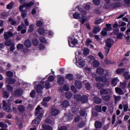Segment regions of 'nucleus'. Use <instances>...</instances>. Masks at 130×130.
Segmentation results:
<instances>
[{"mask_svg": "<svg viewBox=\"0 0 130 130\" xmlns=\"http://www.w3.org/2000/svg\"><path fill=\"white\" fill-rule=\"evenodd\" d=\"M106 42V46L105 47V49L106 50L105 54L106 55H108V53H109V51H110V48H111L113 44V40L110 39H107L105 41Z\"/></svg>", "mask_w": 130, "mask_h": 130, "instance_id": "obj_1", "label": "nucleus"}, {"mask_svg": "<svg viewBox=\"0 0 130 130\" xmlns=\"http://www.w3.org/2000/svg\"><path fill=\"white\" fill-rule=\"evenodd\" d=\"M96 74L99 75H104V77H109V72L107 70L104 71L102 68L96 69Z\"/></svg>", "mask_w": 130, "mask_h": 130, "instance_id": "obj_2", "label": "nucleus"}, {"mask_svg": "<svg viewBox=\"0 0 130 130\" xmlns=\"http://www.w3.org/2000/svg\"><path fill=\"white\" fill-rule=\"evenodd\" d=\"M81 18H80V21L82 25H83V24H84L85 22H87V21H88L89 19L88 18H85L86 15H87V12L84 10H82L81 12Z\"/></svg>", "mask_w": 130, "mask_h": 130, "instance_id": "obj_3", "label": "nucleus"}, {"mask_svg": "<svg viewBox=\"0 0 130 130\" xmlns=\"http://www.w3.org/2000/svg\"><path fill=\"white\" fill-rule=\"evenodd\" d=\"M16 34H17V32H14L13 34V32L11 31L5 32L4 34V39H5V40L10 39V37H14Z\"/></svg>", "mask_w": 130, "mask_h": 130, "instance_id": "obj_4", "label": "nucleus"}, {"mask_svg": "<svg viewBox=\"0 0 130 130\" xmlns=\"http://www.w3.org/2000/svg\"><path fill=\"white\" fill-rule=\"evenodd\" d=\"M44 112V110L42 109V108L40 107V106H38L36 109V115H38V116L43 117Z\"/></svg>", "mask_w": 130, "mask_h": 130, "instance_id": "obj_5", "label": "nucleus"}, {"mask_svg": "<svg viewBox=\"0 0 130 130\" xmlns=\"http://www.w3.org/2000/svg\"><path fill=\"white\" fill-rule=\"evenodd\" d=\"M3 109L5 110V111H6L7 112H12V109H11V107L10 106H8V104H7V102L5 100L3 101Z\"/></svg>", "mask_w": 130, "mask_h": 130, "instance_id": "obj_6", "label": "nucleus"}, {"mask_svg": "<svg viewBox=\"0 0 130 130\" xmlns=\"http://www.w3.org/2000/svg\"><path fill=\"white\" fill-rule=\"evenodd\" d=\"M44 82H43V81H41V85H38L36 87V89L37 90V92L38 93H41L42 92V90L44 89Z\"/></svg>", "mask_w": 130, "mask_h": 130, "instance_id": "obj_7", "label": "nucleus"}, {"mask_svg": "<svg viewBox=\"0 0 130 130\" xmlns=\"http://www.w3.org/2000/svg\"><path fill=\"white\" fill-rule=\"evenodd\" d=\"M12 95L14 97H20V96H22V95H23V90L21 89H17L15 92L12 93Z\"/></svg>", "mask_w": 130, "mask_h": 130, "instance_id": "obj_8", "label": "nucleus"}, {"mask_svg": "<svg viewBox=\"0 0 130 130\" xmlns=\"http://www.w3.org/2000/svg\"><path fill=\"white\" fill-rule=\"evenodd\" d=\"M72 39V38H70V39L69 40V44L70 47H74V46H75V45L78 44V41L77 39H74L73 40Z\"/></svg>", "mask_w": 130, "mask_h": 130, "instance_id": "obj_9", "label": "nucleus"}, {"mask_svg": "<svg viewBox=\"0 0 130 130\" xmlns=\"http://www.w3.org/2000/svg\"><path fill=\"white\" fill-rule=\"evenodd\" d=\"M95 81H96V82H103L104 83H106L107 82H108V80L105 76H100L95 78Z\"/></svg>", "mask_w": 130, "mask_h": 130, "instance_id": "obj_10", "label": "nucleus"}, {"mask_svg": "<svg viewBox=\"0 0 130 130\" xmlns=\"http://www.w3.org/2000/svg\"><path fill=\"white\" fill-rule=\"evenodd\" d=\"M102 99H103V101H105L106 102H109V101H110V99H111V94L103 95L102 96Z\"/></svg>", "mask_w": 130, "mask_h": 130, "instance_id": "obj_11", "label": "nucleus"}, {"mask_svg": "<svg viewBox=\"0 0 130 130\" xmlns=\"http://www.w3.org/2000/svg\"><path fill=\"white\" fill-rule=\"evenodd\" d=\"M42 117L38 116L37 117H36L34 120L32 121V124H39L40 123V121H41Z\"/></svg>", "mask_w": 130, "mask_h": 130, "instance_id": "obj_12", "label": "nucleus"}, {"mask_svg": "<svg viewBox=\"0 0 130 130\" xmlns=\"http://www.w3.org/2000/svg\"><path fill=\"white\" fill-rule=\"evenodd\" d=\"M110 92V89H102L100 91V94L101 95H107L108 94H112V92Z\"/></svg>", "mask_w": 130, "mask_h": 130, "instance_id": "obj_13", "label": "nucleus"}, {"mask_svg": "<svg viewBox=\"0 0 130 130\" xmlns=\"http://www.w3.org/2000/svg\"><path fill=\"white\" fill-rule=\"evenodd\" d=\"M75 86L77 89H82L83 85H82V82L80 81L76 80L75 82Z\"/></svg>", "mask_w": 130, "mask_h": 130, "instance_id": "obj_14", "label": "nucleus"}, {"mask_svg": "<svg viewBox=\"0 0 130 130\" xmlns=\"http://www.w3.org/2000/svg\"><path fill=\"white\" fill-rule=\"evenodd\" d=\"M24 46L25 47H27V48H30L31 46H32V43H31V41H30L29 39H27L24 41Z\"/></svg>", "mask_w": 130, "mask_h": 130, "instance_id": "obj_15", "label": "nucleus"}, {"mask_svg": "<svg viewBox=\"0 0 130 130\" xmlns=\"http://www.w3.org/2000/svg\"><path fill=\"white\" fill-rule=\"evenodd\" d=\"M77 65H78V67L79 68H83L85 67V63L84 62V61H83V59L79 58L78 61L77 62Z\"/></svg>", "mask_w": 130, "mask_h": 130, "instance_id": "obj_16", "label": "nucleus"}, {"mask_svg": "<svg viewBox=\"0 0 130 130\" xmlns=\"http://www.w3.org/2000/svg\"><path fill=\"white\" fill-rule=\"evenodd\" d=\"M61 106L63 108H67L70 106V102L68 100H65L61 103Z\"/></svg>", "mask_w": 130, "mask_h": 130, "instance_id": "obj_17", "label": "nucleus"}, {"mask_svg": "<svg viewBox=\"0 0 130 130\" xmlns=\"http://www.w3.org/2000/svg\"><path fill=\"white\" fill-rule=\"evenodd\" d=\"M94 126L96 128H101L102 127V123L99 121H96L94 123Z\"/></svg>", "mask_w": 130, "mask_h": 130, "instance_id": "obj_18", "label": "nucleus"}, {"mask_svg": "<svg viewBox=\"0 0 130 130\" xmlns=\"http://www.w3.org/2000/svg\"><path fill=\"white\" fill-rule=\"evenodd\" d=\"M119 82V79H118V78L116 77L114 78L112 80V84L113 85V86H116L117 85V83Z\"/></svg>", "mask_w": 130, "mask_h": 130, "instance_id": "obj_19", "label": "nucleus"}, {"mask_svg": "<svg viewBox=\"0 0 130 130\" xmlns=\"http://www.w3.org/2000/svg\"><path fill=\"white\" fill-rule=\"evenodd\" d=\"M115 92L117 93V94H118V95H123V91H122V89L120 88L116 87L115 88Z\"/></svg>", "mask_w": 130, "mask_h": 130, "instance_id": "obj_20", "label": "nucleus"}, {"mask_svg": "<svg viewBox=\"0 0 130 130\" xmlns=\"http://www.w3.org/2000/svg\"><path fill=\"white\" fill-rule=\"evenodd\" d=\"M80 101L82 103H86V102H88V96L85 95H82Z\"/></svg>", "mask_w": 130, "mask_h": 130, "instance_id": "obj_21", "label": "nucleus"}, {"mask_svg": "<svg viewBox=\"0 0 130 130\" xmlns=\"http://www.w3.org/2000/svg\"><path fill=\"white\" fill-rule=\"evenodd\" d=\"M93 100L94 103H96V104H100V103H101V102H102V99L98 96L94 97Z\"/></svg>", "mask_w": 130, "mask_h": 130, "instance_id": "obj_22", "label": "nucleus"}, {"mask_svg": "<svg viewBox=\"0 0 130 130\" xmlns=\"http://www.w3.org/2000/svg\"><path fill=\"white\" fill-rule=\"evenodd\" d=\"M5 40V45H6V46H11V45H12V44H14V43L12 42V40L11 39H7Z\"/></svg>", "mask_w": 130, "mask_h": 130, "instance_id": "obj_23", "label": "nucleus"}, {"mask_svg": "<svg viewBox=\"0 0 130 130\" xmlns=\"http://www.w3.org/2000/svg\"><path fill=\"white\" fill-rule=\"evenodd\" d=\"M59 113V110L56 109H53L51 110V114L52 115H53L54 116H56V115H57Z\"/></svg>", "mask_w": 130, "mask_h": 130, "instance_id": "obj_24", "label": "nucleus"}, {"mask_svg": "<svg viewBox=\"0 0 130 130\" xmlns=\"http://www.w3.org/2000/svg\"><path fill=\"white\" fill-rule=\"evenodd\" d=\"M6 82L8 83V84H15V83H16V80L12 78H7Z\"/></svg>", "mask_w": 130, "mask_h": 130, "instance_id": "obj_25", "label": "nucleus"}, {"mask_svg": "<svg viewBox=\"0 0 130 130\" xmlns=\"http://www.w3.org/2000/svg\"><path fill=\"white\" fill-rule=\"evenodd\" d=\"M73 17L74 19H79V20H80L81 18H82V16H81V14H80L78 12H75L73 14Z\"/></svg>", "mask_w": 130, "mask_h": 130, "instance_id": "obj_26", "label": "nucleus"}, {"mask_svg": "<svg viewBox=\"0 0 130 130\" xmlns=\"http://www.w3.org/2000/svg\"><path fill=\"white\" fill-rule=\"evenodd\" d=\"M81 98L82 95H81L80 94H76L74 95V99H75L78 102L81 101Z\"/></svg>", "mask_w": 130, "mask_h": 130, "instance_id": "obj_27", "label": "nucleus"}, {"mask_svg": "<svg viewBox=\"0 0 130 130\" xmlns=\"http://www.w3.org/2000/svg\"><path fill=\"white\" fill-rule=\"evenodd\" d=\"M64 82V78L62 77H59L57 80L59 85H62Z\"/></svg>", "mask_w": 130, "mask_h": 130, "instance_id": "obj_28", "label": "nucleus"}, {"mask_svg": "<svg viewBox=\"0 0 130 130\" xmlns=\"http://www.w3.org/2000/svg\"><path fill=\"white\" fill-rule=\"evenodd\" d=\"M124 72H125V69L123 68V69H117L116 71V74H118V75H120L121 74H122Z\"/></svg>", "mask_w": 130, "mask_h": 130, "instance_id": "obj_29", "label": "nucleus"}, {"mask_svg": "<svg viewBox=\"0 0 130 130\" xmlns=\"http://www.w3.org/2000/svg\"><path fill=\"white\" fill-rule=\"evenodd\" d=\"M114 99L115 101V103L117 104L118 101H120V99H121V96L119 95H114Z\"/></svg>", "mask_w": 130, "mask_h": 130, "instance_id": "obj_30", "label": "nucleus"}, {"mask_svg": "<svg viewBox=\"0 0 130 130\" xmlns=\"http://www.w3.org/2000/svg\"><path fill=\"white\" fill-rule=\"evenodd\" d=\"M42 127L45 130H52V127L48 125H42Z\"/></svg>", "mask_w": 130, "mask_h": 130, "instance_id": "obj_31", "label": "nucleus"}, {"mask_svg": "<svg viewBox=\"0 0 130 130\" xmlns=\"http://www.w3.org/2000/svg\"><path fill=\"white\" fill-rule=\"evenodd\" d=\"M123 77H124V78L126 80H129V79H130V75H129L128 72H124L123 74Z\"/></svg>", "mask_w": 130, "mask_h": 130, "instance_id": "obj_32", "label": "nucleus"}, {"mask_svg": "<svg viewBox=\"0 0 130 130\" xmlns=\"http://www.w3.org/2000/svg\"><path fill=\"white\" fill-rule=\"evenodd\" d=\"M33 31H34V25L30 24L28 28V31L29 33H32Z\"/></svg>", "mask_w": 130, "mask_h": 130, "instance_id": "obj_33", "label": "nucleus"}, {"mask_svg": "<svg viewBox=\"0 0 130 130\" xmlns=\"http://www.w3.org/2000/svg\"><path fill=\"white\" fill-rule=\"evenodd\" d=\"M32 43L34 46H38V45L39 44V42L37 39H34L32 41Z\"/></svg>", "mask_w": 130, "mask_h": 130, "instance_id": "obj_34", "label": "nucleus"}, {"mask_svg": "<svg viewBox=\"0 0 130 130\" xmlns=\"http://www.w3.org/2000/svg\"><path fill=\"white\" fill-rule=\"evenodd\" d=\"M101 30V28H100V27H94L93 28V33H94V34H96V33H98V32H100V31Z\"/></svg>", "mask_w": 130, "mask_h": 130, "instance_id": "obj_35", "label": "nucleus"}, {"mask_svg": "<svg viewBox=\"0 0 130 130\" xmlns=\"http://www.w3.org/2000/svg\"><path fill=\"white\" fill-rule=\"evenodd\" d=\"M65 96L67 99H70V98H71L72 96H73V94L71 92H67L65 93Z\"/></svg>", "mask_w": 130, "mask_h": 130, "instance_id": "obj_36", "label": "nucleus"}, {"mask_svg": "<svg viewBox=\"0 0 130 130\" xmlns=\"http://www.w3.org/2000/svg\"><path fill=\"white\" fill-rule=\"evenodd\" d=\"M123 110L125 112H126V111H130V109L128 108V104L123 105Z\"/></svg>", "mask_w": 130, "mask_h": 130, "instance_id": "obj_37", "label": "nucleus"}, {"mask_svg": "<svg viewBox=\"0 0 130 130\" xmlns=\"http://www.w3.org/2000/svg\"><path fill=\"white\" fill-rule=\"evenodd\" d=\"M17 49L18 50H22L24 48V45L22 44H18L16 46Z\"/></svg>", "mask_w": 130, "mask_h": 130, "instance_id": "obj_38", "label": "nucleus"}, {"mask_svg": "<svg viewBox=\"0 0 130 130\" xmlns=\"http://www.w3.org/2000/svg\"><path fill=\"white\" fill-rule=\"evenodd\" d=\"M64 118H68V120H72L74 119V116L71 114H69L68 116H65Z\"/></svg>", "mask_w": 130, "mask_h": 130, "instance_id": "obj_39", "label": "nucleus"}, {"mask_svg": "<svg viewBox=\"0 0 130 130\" xmlns=\"http://www.w3.org/2000/svg\"><path fill=\"white\" fill-rule=\"evenodd\" d=\"M38 32L40 35H43L45 33V30L43 28H40L38 29Z\"/></svg>", "mask_w": 130, "mask_h": 130, "instance_id": "obj_40", "label": "nucleus"}, {"mask_svg": "<svg viewBox=\"0 0 130 130\" xmlns=\"http://www.w3.org/2000/svg\"><path fill=\"white\" fill-rule=\"evenodd\" d=\"M99 61H98V60H94L92 62V66L94 68H97L98 67H99Z\"/></svg>", "mask_w": 130, "mask_h": 130, "instance_id": "obj_41", "label": "nucleus"}, {"mask_svg": "<svg viewBox=\"0 0 130 130\" xmlns=\"http://www.w3.org/2000/svg\"><path fill=\"white\" fill-rule=\"evenodd\" d=\"M66 78L68 79L69 80H70L71 81L72 80H73L74 76H73V75H72L71 74H69L66 75Z\"/></svg>", "mask_w": 130, "mask_h": 130, "instance_id": "obj_42", "label": "nucleus"}, {"mask_svg": "<svg viewBox=\"0 0 130 130\" xmlns=\"http://www.w3.org/2000/svg\"><path fill=\"white\" fill-rule=\"evenodd\" d=\"M3 97H4V98H6V99H8V98L10 97V94H9V93H8V92L4 91L3 92Z\"/></svg>", "mask_w": 130, "mask_h": 130, "instance_id": "obj_43", "label": "nucleus"}, {"mask_svg": "<svg viewBox=\"0 0 130 130\" xmlns=\"http://www.w3.org/2000/svg\"><path fill=\"white\" fill-rule=\"evenodd\" d=\"M9 21L10 22L11 25H17V22L12 18H9Z\"/></svg>", "mask_w": 130, "mask_h": 130, "instance_id": "obj_44", "label": "nucleus"}, {"mask_svg": "<svg viewBox=\"0 0 130 130\" xmlns=\"http://www.w3.org/2000/svg\"><path fill=\"white\" fill-rule=\"evenodd\" d=\"M51 100V96H47L45 97L43 99V101H45V102H49V101H50Z\"/></svg>", "mask_w": 130, "mask_h": 130, "instance_id": "obj_45", "label": "nucleus"}, {"mask_svg": "<svg viewBox=\"0 0 130 130\" xmlns=\"http://www.w3.org/2000/svg\"><path fill=\"white\" fill-rule=\"evenodd\" d=\"M6 75L9 77V78H12L13 76H14V73L11 71H7L6 72Z\"/></svg>", "mask_w": 130, "mask_h": 130, "instance_id": "obj_46", "label": "nucleus"}, {"mask_svg": "<svg viewBox=\"0 0 130 130\" xmlns=\"http://www.w3.org/2000/svg\"><path fill=\"white\" fill-rule=\"evenodd\" d=\"M25 7H26V4H23L22 5L19 6V11L21 13L25 11L23 10Z\"/></svg>", "mask_w": 130, "mask_h": 130, "instance_id": "obj_47", "label": "nucleus"}, {"mask_svg": "<svg viewBox=\"0 0 130 130\" xmlns=\"http://www.w3.org/2000/svg\"><path fill=\"white\" fill-rule=\"evenodd\" d=\"M95 110L97 111L98 112H101L102 109H101V106H96L94 108Z\"/></svg>", "mask_w": 130, "mask_h": 130, "instance_id": "obj_48", "label": "nucleus"}, {"mask_svg": "<svg viewBox=\"0 0 130 130\" xmlns=\"http://www.w3.org/2000/svg\"><path fill=\"white\" fill-rule=\"evenodd\" d=\"M85 87L86 90H90V89H91V85L89 82H87L85 84Z\"/></svg>", "mask_w": 130, "mask_h": 130, "instance_id": "obj_49", "label": "nucleus"}, {"mask_svg": "<svg viewBox=\"0 0 130 130\" xmlns=\"http://www.w3.org/2000/svg\"><path fill=\"white\" fill-rule=\"evenodd\" d=\"M6 90L8 91V92H12L13 91V87L9 85L6 86Z\"/></svg>", "mask_w": 130, "mask_h": 130, "instance_id": "obj_50", "label": "nucleus"}, {"mask_svg": "<svg viewBox=\"0 0 130 130\" xmlns=\"http://www.w3.org/2000/svg\"><path fill=\"white\" fill-rule=\"evenodd\" d=\"M90 52V51L89 50V49L88 48H85L83 50V54L84 55H88L89 54V53Z\"/></svg>", "mask_w": 130, "mask_h": 130, "instance_id": "obj_51", "label": "nucleus"}, {"mask_svg": "<svg viewBox=\"0 0 130 130\" xmlns=\"http://www.w3.org/2000/svg\"><path fill=\"white\" fill-rule=\"evenodd\" d=\"M33 5H34V3L33 2H30L25 4V7H26V8H30V7H32Z\"/></svg>", "mask_w": 130, "mask_h": 130, "instance_id": "obj_52", "label": "nucleus"}, {"mask_svg": "<svg viewBox=\"0 0 130 130\" xmlns=\"http://www.w3.org/2000/svg\"><path fill=\"white\" fill-rule=\"evenodd\" d=\"M107 27L104 28L105 31H109L111 29V24H106V25Z\"/></svg>", "mask_w": 130, "mask_h": 130, "instance_id": "obj_53", "label": "nucleus"}, {"mask_svg": "<svg viewBox=\"0 0 130 130\" xmlns=\"http://www.w3.org/2000/svg\"><path fill=\"white\" fill-rule=\"evenodd\" d=\"M21 16L23 19L26 18V17L27 16V11L26 10H24V11H22L21 12Z\"/></svg>", "mask_w": 130, "mask_h": 130, "instance_id": "obj_54", "label": "nucleus"}, {"mask_svg": "<svg viewBox=\"0 0 130 130\" xmlns=\"http://www.w3.org/2000/svg\"><path fill=\"white\" fill-rule=\"evenodd\" d=\"M18 109L19 111H20V112H22V111H24V110H25V107L23 106H19L18 107Z\"/></svg>", "mask_w": 130, "mask_h": 130, "instance_id": "obj_55", "label": "nucleus"}, {"mask_svg": "<svg viewBox=\"0 0 130 130\" xmlns=\"http://www.w3.org/2000/svg\"><path fill=\"white\" fill-rule=\"evenodd\" d=\"M96 87L98 89H101L102 88H103V84L101 83H98L96 84Z\"/></svg>", "mask_w": 130, "mask_h": 130, "instance_id": "obj_56", "label": "nucleus"}, {"mask_svg": "<svg viewBox=\"0 0 130 130\" xmlns=\"http://www.w3.org/2000/svg\"><path fill=\"white\" fill-rule=\"evenodd\" d=\"M43 24V23L42 22V21L40 20L38 21L36 23L37 27H41V26H42Z\"/></svg>", "mask_w": 130, "mask_h": 130, "instance_id": "obj_57", "label": "nucleus"}, {"mask_svg": "<svg viewBox=\"0 0 130 130\" xmlns=\"http://www.w3.org/2000/svg\"><path fill=\"white\" fill-rule=\"evenodd\" d=\"M102 22H103V20L102 19H98V20H95L94 24L95 25H98V24H100L101 23H102Z\"/></svg>", "mask_w": 130, "mask_h": 130, "instance_id": "obj_58", "label": "nucleus"}, {"mask_svg": "<svg viewBox=\"0 0 130 130\" xmlns=\"http://www.w3.org/2000/svg\"><path fill=\"white\" fill-rule=\"evenodd\" d=\"M13 6H14V4H13V3H10L7 5V8L8 10H11L13 9Z\"/></svg>", "mask_w": 130, "mask_h": 130, "instance_id": "obj_59", "label": "nucleus"}, {"mask_svg": "<svg viewBox=\"0 0 130 130\" xmlns=\"http://www.w3.org/2000/svg\"><path fill=\"white\" fill-rule=\"evenodd\" d=\"M94 5L99 6L100 5V0H93Z\"/></svg>", "mask_w": 130, "mask_h": 130, "instance_id": "obj_60", "label": "nucleus"}, {"mask_svg": "<svg viewBox=\"0 0 130 130\" xmlns=\"http://www.w3.org/2000/svg\"><path fill=\"white\" fill-rule=\"evenodd\" d=\"M40 41L41 42H42L43 43H46V40L43 37H40Z\"/></svg>", "mask_w": 130, "mask_h": 130, "instance_id": "obj_61", "label": "nucleus"}, {"mask_svg": "<svg viewBox=\"0 0 130 130\" xmlns=\"http://www.w3.org/2000/svg\"><path fill=\"white\" fill-rule=\"evenodd\" d=\"M71 90L74 92V93H77L78 92V90H77V89L76 87H75V86L72 85L71 87Z\"/></svg>", "mask_w": 130, "mask_h": 130, "instance_id": "obj_62", "label": "nucleus"}, {"mask_svg": "<svg viewBox=\"0 0 130 130\" xmlns=\"http://www.w3.org/2000/svg\"><path fill=\"white\" fill-rule=\"evenodd\" d=\"M36 94V92H35V90H32L30 93V96L32 98H34V97H35V95Z\"/></svg>", "mask_w": 130, "mask_h": 130, "instance_id": "obj_63", "label": "nucleus"}, {"mask_svg": "<svg viewBox=\"0 0 130 130\" xmlns=\"http://www.w3.org/2000/svg\"><path fill=\"white\" fill-rule=\"evenodd\" d=\"M116 118V115L113 114L112 116V124H113L115 122Z\"/></svg>", "mask_w": 130, "mask_h": 130, "instance_id": "obj_64", "label": "nucleus"}]
</instances>
